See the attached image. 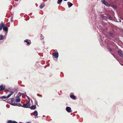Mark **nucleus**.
Masks as SVG:
<instances>
[{
  "label": "nucleus",
  "instance_id": "1",
  "mask_svg": "<svg viewBox=\"0 0 123 123\" xmlns=\"http://www.w3.org/2000/svg\"><path fill=\"white\" fill-rule=\"evenodd\" d=\"M31 105L30 102L25 103L23 105V107L25 108H29Z\"/></svg>",
  "mask_w": 123,
  "mask_h": 123
},
{
  "label": "nucleus",
  "instance_id": "2",
  "mask_svg": "<svg viewBox=\"0 0 123 123\" xmlns=\"http://www.w3.org/2000/svg\"><path fill=\"white\" fill-rule=\"evenodd\" d=\"M2 29L5 32V34L6 36L7 34L8 33V28L7 26H5V24L4 23Z\"/></svg>",
  "mask_w": 123,
  "mask_h": 123
},
{
  "label": "nucleus",
  "instance_id": "3",
  "mask_svg": "<svg viewBox=\"0 0 123 123\" xmlns=\"http://www.w3.org/2000/svg\"><path fill=\"white\" fill-rule=\"evenodd\" d=\"M102 3L105 6L108 7H110V4L105 0H101Z\"/></svg>",
  "mask_w": 123,
  "mask_h": 123
},
{
  "label": "nucleus",
  "instance_id": "4",
  "mask_svg": "<svg viewBox=\"0 0 123 123\" xmlns=\"http://www.w3.org/2000/svg\"><path fill=\"white\" fill-rule=\"evenodd\" d=\"M66 110L67 111L68 113L72 112L71 108L69 106H67L66 108Z\"/></svg>",
  "mask_w": 123,
  "mask_h": 123
},
{
  "label": "nucleus",
  "instance_id": "5",
  "mask_svg": "<svg viewBox=\"0 0 123 123\" xmlns=\"http://www.w3.org/2000/svg\"><path fill=\"white\" fill-rule=\"evenodd\" d=\"M53 56H54L55 58H56L59 56V53L57 52H56L53 53Z\"/></svg>",
  "mask_w": 123,
  "mask_h": 123
},
{
  "label": "nucleus",
  "instance_id": "6",
  "mask_svg": "<svg viewBox=\"0 0 123 123\" xmlns=\"http://www.w3.org/2000/svg\"><path fill=\"white\" fill-rule=\"evenodd\" d=\"M5 86L3 84L0 85V91H3L5 90Z\"/></svg>",
  "mask_w": 123,
  "mask_h": 123
},
{
  "label": "nucleus",
  "instance_id": "7",
  "mask_svg": "<svg viewBox=\"0 0 123 123\" xmlns=\"http://www.w3.org/2000/svg\"><path fill=\"white\" fill-rule=\"evenodd\" d=\"M33 115L34 116L35 118H36V117H37V118H38L37 117L38 116V112L36 110L35 111L33 112Z\"/></svg>",
  "mask_w": 123,
  "mask_h": 123
},
{
  "label": "nucleus",
  "instance_id": "8",
  "mask_svg": "<svg viewBox=\"0 0 123 123\" xmlns=\"http://www.w3.org/2000/svg\"><path fill=\"white\" fill-rule=\"evenodd\" d=\"M110 6H111L113 8L116 9L117 8V6L116 5L113 4L111 3L110 4Z\"/></svg>",
  "mask_w": 123,
  "mask_h": 123
},
{
  "label": "nucleus",
  "instance_id": "9",
  "mask_svg": "<svg viewBox=\"0 0 123 123\" xmlns=\"http://www.w3.org/2000/svg\"><path fill=\"white\" fill-rule=\"evenodd\" d=\"M29 108H30L31 109V110H34L37 107L36 105H32L31 107L30 106V107H29Z\"/></svg>",
  "mask_w": 123,
  "mask_h": 123
},
{
  "label": "nucleus",
  "instance_id": "10",
  "mask_svg": "<svg viewBox=\"0 0 123 123\" xmlns=\"http://www.w3.org/2000/svg\"><path fill=\"white\" fill-rule=\"evenodd\" d=\"M107 49L111 53L113 51L112 49L111 48L110 46H108L107 47Z\"/></svg>",
  "mask_w": 123,
  "mask_h": 123
},
{
  "label": "nucleus",
  "instance_id": "11",
  "mask_svg": "<svg viewBox=\"0 0 123 123\" xmlns=\"http://www.w3.org/2000/svg\"><path fill=\"white\" fill-rule=\"evenodd\" d=\"M70 97L72 99L75 100L76 99V96L74 95H70Z\"/></svg>",
  "mask_w": 123,
  "mask_h": 123
},
{
  "label": "nucleus",
  "instance_id": "12",
  "mask_svg": "<svg viewBox=\"0 0 123 123\" xmlns=\"http://www.w3.org/2000/svg\"><path fill=\"white\" fill-rule=\"evenodd\" d=\"M67 4L69 8L71 7L73 5V4L70 2H68Z\"/></svg>",
  "mask_w": 123,
  "mask_h": 123
},
{
  "label": "nucleus",
  "instance_id": "13",
  "mask_svg": "<svg viewBox=\"0 0 123 123\" xmlns=\"http://www.w3.org/2000/svg\"><path fill=\"white\" fill-rule=\"evenodd\" d=\"M3 25V22H2L0 24V31L2 30Z\"/></svg>",
  "mask_w": 123,
  "mask_h": 123
},
{
  "label": "nucleus",
  "instance_id": "14",
  "mask_svg": "<svg viewBox=\"0 0 123 123\" xmlns=\"http://www.w3.org/2000/svg\"><path fill=\"white\" fill-rule=\"evenodd\" d=\"M117 53L121 57H122L123 56V54L121 52H120L119 50H118L117 51Z\"/></svg>",
  "mask_w": 123,
  "mask_h": 123
},
{
  "label": "nucleus",
  "instance_id": "15",
  "mask_svg": "<svg viewBox=\"0 0 123 123\" xmlns=\"http://www.w3.org/2000/svg\"><path fill=\"white\" fill-rule=\"evenodd\" d=\"M107 17L109 19L111 20H112V17H111L110 15L108 14H107L106 15Z\"/></svg>",
  "mask_w": 123,
  "mask_h": 123
},
{
  "label": "nucleus",
  "instance_id": "16",
  "mask_svg": "<svg viewBox=\"0 0 123 123\" xmlns=\"http://www.w3.org/2000/svg\"><path fill=\"white\" fill-rule=\"evenodd\" d=\"M108 33L110 34V36H111V37H113L114 36V34L112 32L109 31Z\"/></svg>",
  "mask_w": 123,
  "mask_h": 123
},
{
  "label": "nucleus",
  "instance_id": "17",
  "mask_svg": "<svg viewBox=\"0 0 123 123\" xmlns=\"http://www.w3.org/2000/svg\"><path fill=\"white\" fill-rule=\"evenodd\" d=\"M10 105H12L17 106V103H16V102L15 101L14 103L11 102L10 104Z\"/></svg>",
  "mask_w": 123,
  "mask_h": 123
},
{
  "label": "nucleus",
  "instance_id": "18",
  "mask_svg": "<svg viewBox=\"0 0 123 123\" xmlns=\"http://www.w3.org/2000/svg\"><path fill=\"white\" fill-rule=\"evenodd\" d=\"M24 42L26 43H27L26 44L28 45H30L31 43L30 42H28L27 39H26L24 41Z\"/></svg>",
  "mask_w": 123,
  "mask_h": 123
},
{
  "label": "nucleus",
  "instance_id": "19",
  "mask_svg": "<svg viewBox=\"0 0 123 123\" xmlns=\"http://www.w3.org/2000/svg\"><path fill=\"white\" fill-rule=\"evenodd\" d=\"M100 16L101 17H102V18L104 19L105 20H106V19L107 18L106 16H104L102 15H101Z\"/></svg>",
  "mask_w": 123,
  "mask_h": 123
},
{
  "label": "nucleus",
  "instance_id": "20",
  "mask_svg": "<svg viewBox=\"0 0 123 123\" xmlns=\"http://www.w3.org/2000/svg\"><path fill=\"white\" fill-rule=\"evenodd\" d=\"M7 91L8 92L10 93V94H13L14 92L10 91V89H7Z\"/></svg>",
  "mask_w": 123,
  "mask_h": 123
},
{
  "label": "nucleus",
  "instance_id": "21",
  "mask_svg": "<svg viewBox=\"0 0 123 123\" xmlns=\"http://www.w3.org/2000/svg\"><path fill=\"white\" fill-rule=\"evenodd\" d=\"M22 94H24L23 93H22ZM18 96L17 97V98H19V97L21 96L22 95V93H21L20 92H19L18 93Z\"/></svg>",
  "mask_w": 123,
  "mask_h": 123
},
{
  "label": "nucleus",
  "instance_id": "22",
  "mask_svg": "<svg viewBox=\"0 0 123 123\" xmlns=\"http://www.w3.org/2000/svg\"><path fill=\"white\" fill-rule=\"evenodd\" d=\"M63 0H58L57 1V4H60L62 2Z\"/></svg>",
  "mask_w": 123,
  "mask_h": 123
},
{
  "label": "nucleus",
  "instance_id": "23",
  "mask_svg": "<svg viewBox=\"0 0 123 123\" xmlns=\"http://www.w3.org/2000/svg\"><path fill=\"white\" fill-rule=\"evenodd\" d=\"M15 101L16 102H19L20 101V99L19 98H17L16 99Z\"/></svg>",
  "mask_w": 123,
  "mask_h": 123
},
{
  "label": "nucleus",
  "instance_id": "24",
  "mask_svg": "<svg viewBox=\"0 0 123 123\" xmlns=\"http://www.w3.org/2000/svg\"><path fill=\"white\" fill-rule=\"evenodd\" d=\"M0 98H1V99H6L7 98L6 97V96H1V97H0Z\"/></svg>",
  "mask_w": 123,
  "mask_h": 123
},
{
  "label": "nucleus",
  "instance_id": "25",
  "mask_svg": "<svg viewBox=\"0 0 123 123\" xmlns=\"http://www.w3.org/2000/svg\"><path fill=\"white\" fill-rule=\"evenodd\" d=\"M17 106L23 107V105H22V104L20 103H19L18 104L17 103Z\"/></svg>",
  "mask_w": 123,
  "mask_h": 123
},
{
  "label": "nucleus",
  "instance_id": "26",
  "mask_svg": "<svg viewBox=\"0 0 123 123\" xmlns=\"http://www.w3.org/2000/svg\"><path fill=\"white\" fill-rule=\"evenodd\" d=\"M3 40V35H0V40Z\"/></svg>",
  "mask_w": 123,
  "mask_h": 123
},
{
  "label": "nucleus",
  "instance_id": "27",
  "mask_svg": "<svg viewBox=\"0 0 123 123\" xmlns=\"http://www.w3.org/2000/svg\"><path fill=\"white\" fill-rule=\"evenodd\" d=\"M40 39L41 40H43V39H44V37H43L42 35L41 34L40 35Z\"/></svg>",
  "mask_w": 123,
  "mask_h": 123
},
{
  "label": "nucleus",
  "instance_id": "28",
  "mask_svg": "<svg viewBox=\"0 0 123 123\" xmlns=\"http://www.w3.org/2000/svg\"><path fill=\"white\" fill-rule=\"evenodd\" d=\"M12 94H11L10 93L9 95H8L7 96H6V97L7 98H9L10 96H11L12 95Z\"/></svg>",
  "mask_w": 123,
  "mask_h": 123
},
{
  "label": "nucleus",
  "instance_id": "29",
  "mask_svg": "<svg viewBox=\"0 0 123 123\" xmlns=\"http://www.w3.org/2000/svg\"><path fill=\"white\" fill-rule=\"evenodd\" d=\"M12 94H11L10 93L9 95H8L7 96H6V97L7 98H9L10 96H11L12 95Z\"/></svg>",
  "mask_w": 123,
  "mask_h": 123
},
{
  "label": "nucleus",
  "instance_id": "30",
  "mask_svg": "<svg viewBox=\"0 0 123 123\" xmlns=\"http://www.w3.org/2000/svg\"><path fill=\"white\" fill-rule=\"evenodd\" d=\"M44 6L42 4H41L39 6V7L41 9H42Z\"/></svg>",
  "mask_w": 123,
  "mask_h": 123
},
{
  "label": "nucleus",
  "instance_id": "31",
  "mask_svg": "<svg viewBox=\"0 0 123 123\" xmlns=\"http://www.w3.org/2000/svg\"><path fill=\"white\" fill-rule=\"evenodd\" d=\"M114 21L116 22H118V21L117 20V19L115 18V17L114 18Z\"/></svg>",
  "mask_w": 123,
  "mask_h": 123
},
{
  "label": "nucleus",
  "instance_id": "32",
  "mask_svg": "<svg viewBox=\"0 0 123 123\" xmlns=\"http://www.w3.org/2000/svg\"><path fill=\"white\" fill-rule=\"evenodd\" d=\"M14 99L13 98H12L11 99V102H13L14 101Z\"/></svg>",
  "mask_w": 123,
  "mask_h": 123
},
{
  "label": "nucleus",
  "instance_id": "33",
  "mask_svg": "<svg viewBox=\"0 0 123 123\" xmlns=\"http://www.w3.org/2000/svg\"><path fill=\"white\" fill-rule=\"evenodd\" d=\"M6 102L9 104H10H10L11 103V101H6Z\"/></svg>",
  "mask_w": 123,
  "mask_h": 123
},
{
  "label": "nucleus",
  "instance_id": "34",
  "mask_svg": "<svg viewBox=\"0 0 123 123\" xmlns=\"http://www.w3.org/2000/svg\"><path fill=\"white\" fill-rule=\"evenodd\" d=\"M37 95L40 97H42V95H39V94H37Z\"/></svg>",
  "mask_w": 123,
  "mask_h": 123
},
{
  "label": "nucleus",
  "instance_id": "35",
  "mask_svg": "<svg viewBox=\"0 0 123 123\" xmlns=\"http://www.w3.org/2000/svg\"><path fill=\"white\" fill-rule=\"evenodd\" d=\"M27 98L29 100H30L31 99L28 96H27Z\"/></svg>",
  "mask_w": 123,
  "mask_h": 123
},
{
  "label": "nucleus",
  "instance_id": "36",
  "mask_svg": "<svg viewBox=\"0 0 123 123\" xmlns=\"http://www.w3.org/2000/svg\"><path fill=\"white\" fill-rule=\"evenodd\" d=\"M120 19V18H119L118 19V22H121V21Z\"/></svg>",
  "mask_w": 123,
  "mask_h": 123
},
{
  "label": "nucleus",
  "instance_id": "37",
  "mask_svg": "<svg viewBox=\"0 0 123 123\" xmlns=\"http://www.w3.org/2000/svg\"><path fill=\"white\" fill-rule=\"evenodd\" d=\"M113 56L115 58H116V59L118 61V60H117V58L115 56V55H114Z\"/></svg>",
  "mask_w": 123,
  "mask_h": 123
},
{
  "label": "nucleus",
  "instance_id": "38",
  "mask_svg": "<svg viewBox=\"0 0 123 123\" xmlns=\"http://www.w3.org/2000/svg\"><path fill=\"white\" fill-rule=\"evenodd\" d=\"M35 103H36V105H37V101H35Z\"/></svg>",
  "mask_w": 123,
  "mask_h": 123
},
{
  "label": "nucleus",
  "instance_id": "39",
  "mask_svg": "<svg viewBox=\"0 0 123 123\" xmlns=\"http://www.w3.org/2000/svg\"><path fill=\"white\" fill-rule=\"evenodd\" d=\"M5 35H3V39H4L5 37Z\"/></svg>",
  "mask_w": 123,
  "mask_h": 123
},
{
  "label": "nucleus",
  "instance_id": "40",
  "mask_svg": "<svg viewBox=\"0 0 123 123\" xmlns=\"http://www.w3.org/2000/svg\"><path fill=\"white\" fill-rule=\"evenodd\" d=\"M100 44L102 46V45H103V44H102V43H101V42H100Z\"/></svg>",
  "mask_w": 123,
  "mask_h": 123
},
{
  "label": "nucleus",
  "instance_id": "41",
  "mask_svg": "<svg viewBox=\"0 0 123 123\" xmlns=\"http://www.w3.org/2000/svg\"><path fill=\"white\" fill-rule=\"evenodd\" d=\"M25 96L27 97V96H28L26 94V92H25Z\"/></svg>",
  "mask_w": 123,
  "mask_h": 123
},
{
  "label": "nucleus",
  "instance_id": "42",
  "mask_svg": "<svg viewBox=\"0 0 123 123\" xmlns=\"http://www.w3.org/2000/svg\"><path fill=\"white\" fill-rule=\"evenodd\" d=\"M111 55H112L113 56V55H114V54H113L111 52Z\"/></svg>",
  "mask_w": 123,
  "mask_h": 123
},
{
  "label": "nucleus",
  "instance_id": "43",
  "mask_svg": "<svg viewBox=\"0 0 123 123\" xmlns=\"http://www.w3.org/2000/svg\"><path fill=\"white\" fill-rule=\"evenodd\" d=\"M120 65H122V66H123V64H121V63H120Z\"/></svg>",
  "mask_w": 123,
  "mask_h": 123
},
{
  "label": "nucleus",
  "instance_id": "44",
  "mask_svg": "<svg viewBox=\"0 0 123 123\" xmlns=\"http://www.w3.org/2000/svg\"><path fill=\"white\" fill-rule=\"evenodd\" d=\"M120 65H122V66H123V64H121V63H120Z\"/></svg>",
  "mask_w": 123,
  "mask_h": 123
},
{
  "label": "nucleus",
  "instance_id": "45",
  "mask_svg": "<svg viewBox=\"0 0 123 123\" xmlns=\"http://www.w3.org/2000/svg\"><path fill=\"white\" fill-rule=\"evenodd\" d=\"M120 65H122V66H123V64H121V63H120Z\"/></svg>",
  "mask_w": 123,
  "mask_h": 123
},
{
  "label": "nucleus",
  "instance_id": "46",
  "mask_svg": "<svg viewBox=\"0 0 123 123\" xmlns=\"http://www.w3.org/2000/svg\"><path fill=\"white\" fill-rule=\"evenodd\" d=\"M120 18V19H121L122 20H123V18Z\"/></svg>",
  "mask_w": 123,
  "mask_h": 123
},
{
  "label": "nucleus",
  "instance_id": "47",
  "mask_svg": "<svg viewBox=\"0 0 123 123\" xmlns=\"http://www.w3.org/2000/svg\"><path fill=\"white\" fill-rule=\"evenodd\" d=\"M27 123H31L30 122H28Z\"/></svg>",
  "mask_w": 123,
  "mask_h": 123
},
{
  "label": "nucleus",
  "instance_id": "48",
  "mask_svg": "<svg viewBox=\"0 0 123 123\" xmlns=\"http://www.w3.org/2000/svg\"><path fill=\"white\" fill-rule=\"evenodd\" d=\"M64 1H66L68 0H63Z\"/></svg>",
  "mask_w": 123,
  "mask_h": 123
},
{
  "label": "nucleus",
  "instance_id": "49",
  "mask_svg": "<svg viewBox=\"0 0 123 123\" xmlns=\"http://www.w3.org/2000/svg\"><path fill=\"white\" fill-rule=\"evenodd\" d=\"M32 14V13H30V15H31V14Z\"/></svg>",
  "mask_w": 123,
  "mask_h": 123
},
{
  "label": "nucleus",
  "instance_id": "50",
  "mask_svg": "<svg viewBox=\"0 0 123 123\" xmlns=\"http://www.w3.org/2000/svg\"><path fill=\"white\" fill-rule=\"evenodd\" d=\"M102 41H103V40H101V41H102Z\"/></svg>",
  "mask_w": 123,
  "mask_h": 123
},
{
  "label": "nucleus",
  "instance_id": "51",
  "mask_svg": "<svg viewBox=\"0 0 123 123\" xmlns=\"http://www.w3.org/2000/svg\"><path fill=\"white\" fill-rule=\"evenodd\" d=\"M116 27H117V26H116Z\"/></svg>",
  "mask_w": 123,
  "mask_h": 123
}]
</instances>
